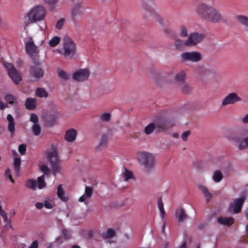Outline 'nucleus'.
I'll return each instance as SVG.
<instances>
[{
    "label": "nucleus",
    "mask_w": 248,
    "mask_h": 248,
    "mask_svg": "<svg viewBox=\"0 0 248 248\" xmlns=\"http://www.w3.org/2000/svg\"><path fill=\"white\" fill-rule=\"evenodd\" d=\"M242 121L244 124H248V114H246L242 119Z\"/></svg>",
    "instance_id": "e2e57ef3"
},
{
    "label": "nucleus",
    "mask_w": 248,
    "mask_h": 248,
    "mask_svg": "<svg viewBox=\"0 0 248 248\" xmlns=\"http://www.w3.org/2000/svg\"><path fill=\"white\" fill-rule=\"evenodd\" d=\"M238 148L239 150H244L248 148V137L244 138L242 140L239 142Z\"/></svg>",
    "instance_id": "473e14b6"
},
{
    "label": "nucleus",
    "mask_w": 248,
    "mask_h": 248,
    "mask_svg": "<svg viewBox=\"0 0 248 248\" xmlns=\"http://www.w3.org/2000/svg\"><path fill=\"white\" fill-rule=\"evenodd\" d=\"M60 38L58 36H55L51 38L49 41V45L51 47H55L60 42Z\"/></svg>",
    "instance_id": "4c0bfd02"
},
{
    "label": "nucleus",
    "mask_w": 248,
    "mask_h": 248,
    "mask_svg": "<svg viewBox=\"0 0 248 248\" xmlns=\"http://www.w3.org/2000/svg\"><path fill=\"white\" fill-rule=\"evenodd\" d=\"M155 129H156V124L155 122V123H150L148 125L145 126L144 128V132L147 135H150Z\"/></svg>",
    "instance_id": "cd10ccee"
},
{
    "label": "nucleus",
    "mask_w": 248,
    "mask_h": 248,
    "mask_svg": "<svg viewBox=\"0 0 248 248\" xmlns=\"http://www.w3.org/2000/svg\"><path fill=\"white\" fill-rule=\"evenodd\" d=\"M35 66L31 67L30 76L33 78L34 81H37L44 76L43 70L39 66V62L38 60H34Z\"/></svg>",
    "instance_id": "9b49d317"
},
{
    "label": "nucleus",
    "mask_w": 248,
    "mask_h": 248,
    "mask_svg": "<svg viewBox=\"0 0 248 248\" xmlns=\"http://www.w3.org/2000/svg\"><path fill=\"white\" fill-rule=\"evenodd\" d=\"M26 50L27 53L30 56L32 60H35V57L39 53V50L33 41L29 42L26 44Z\"/></svg>",
    "instance_id": "2eb2a0df"
},
{
    "label": "nucleus",
    "mask_w": 248,
    "mask_h": 248,
    "mask_svg": "<svg viewBox=\"0 0 248 248\" xmlns=\"http://www.w3.org/2000/svg\"><path fill=\"white\" fill-rule=\"evenodd\" d=\"M157 205L160 211V216L163 218L165 217V211L164 208V204L162 202V197H160L157 199Z\"/></svg>",
    "instance_id": "a878e982"
},
{
    "label": "nucleus",
    "mask_w": 248,
    "mask_h": 248,
    "mask_svg": "<svg viewBox=\"0 0 248 248\" xmlns=\"http://www.w3.org/2000/svg\"><path fill=\"white\" fill-rule=\"evenodd\" d=\"M186 77V74L185 72L183 71H181L176 75L175 79L177 82L181 83L184 82Z\"/></svg>",
    "instance_id": "bb28decb"
},
{
    "label": "nucleus",
    "mask_w": 248,
    "mask_h": 248,
    "mask_svg": "<svg viewBox=\"0 0 248 248\" xmlns=\"http://www.w3.org/2000/svg\"><path fill=\"white\" fill-rule=\"evenodd\" d=\"M3 65L8 72V75L15 84H18L21 80V77L18 72L11 63L4 62Z\"/></svg>",
    "instance_id": "6e6552de"
},
{
    "label": "nucleus",
    "mask_w": 248,
    "mask_h": 248,
    "mask_svg": "<svg viewBox=\"0 0 248 248\" xmlns=\"http://www.w3.org/2000/svg\"><path fill=\"white\" fill-rule=\"evenodd\" d=\"M87 198H89L88 197H86V195L85 194H84L79 198L78 201L80 202H85L86 199Z\"/></svg>",
    "instance_id": "0e129e2a"
},
{
    "label": "nucleus",
    "mask_w": 248,
    "mask_h": 248,
    "mask_svg": "<svg viewBox=\"0 0 248 248\" xmlns=\"http://www.w3.org/2000/svg\"><path fill=\"white\" fill-rule=\"evenodd\" d=\"M26 146L25 144H20L19 145L18 147V152L21 154V155H24L26 153Z\"/></svg>",
    "instance_id": "3c124183"
},
{
    "label": "nucleus",
    "mask_w": 248,
    "mask_h": 248,
    "mask_svg": "<svg viewBox=\"0 0 248 248\" xmlns=\"http://www.w3.org/2000/svg\"><path fill=\"white\" fill-rule=\"evenodd\" d=\"M58 74L59 77L62 79L67 80L69 78V76L62 70H60Z\"/></svg>",
    "instance_id": "a18cd8bd"
},
{
    "label": "nucleus",
    "mask_w": 248,
    "mask_h": 248,
    "mask_svg": "<svg viewBox=\"0 0 248 248\" xmlns=\"http://www.w3.org/2000/svg\"><path fill=\"white\" fill-rule=\"evenodd\" d=\"M248 135V128L246 127H242L239 129L235 134H229L227 137L231 140H232L235 142L240 141V140L244 137Z\"/></svg>",
    "instance_id": "9d476101"
},
{
    "label": "nucleus",
    "mask_w": 248,
    "mask_h": 248,
    "mask_svg": "<svg viewBox=\"0 0 248 248\" xmlns=\"http://www.w3.org/2000/svg\"><path fill=\"white\" fill-rule=\"evenodd\" d=\"M174 44L176 48L179 49L183 47L184 45H185V43L180 39H176Z\"/></svg>",
    "instance_id": "37998d69"
},
{
    "label": "nucleus",
    "mask_w": 248,
    "mask_h": 248,
    "mask_svg": "<svg viewBox=\"0 0 248 248\" xmlns=\"http://www.w3.org/2000/svg\"><path fill=\"white\" fill-rule=\"evenodd\" d=\"M30 121L34 124H37L38 122V118L37 115L35 113H32L30 116Z\"/></svg>",
    "instance_id": "8fccbe9b"
},
{
    "label": "nucleus",
    "mask_w": 248,
    "mask_h": 248,
    "mask_svg": "<svg viewBox=\"0 0 248 248\" xmlns=\"http://www.w3.org/2000/svg\"><path fill=\"white\" fill-rule=\"evenodd\" d=\"M45 174L37 178V186L39 189H42L46 186V183L45 181Z\"/></svg>",
    "instance_id": "2f4dec72"
},
{
    "label": "nucleus",
    "mask_w": 248,
    "mask_h": 248,
    "mask_svg": "<svg viewBox=\"0 0 248 248\" xmlns=\"http://www.w3.org/2000/svg\"><path fill=\"white\" fill-rule=\"evenodd\" d=\"M123 178L124 181H127L129 179H132L133 178V174L132 172L126 169L124 170V172L123 173Z\"/></svg>",
    "instance_id": "c9c22d12"
},
{
    "label": "nucleus",
    "mask_w": 248,
    "mask_h": 248,
    "mask_svg": "<svg viewBox=\"0 0 248 248\" xmlns=\"http://www.w3.org/2000/svg\"><path fill=\"white\" fill-rule=\"evenodd\" d=\"M196 13L202 20L212 23H218L223 21L219 10L212 5L200 3L196 8Z\"/></svg>",
    "instance_id": "f257e3e1"
},
{
    "label": "nucleus",
    "mask_w": 248,
    "mask_h": 248,
    "mask_svg": "<svg viewBox=\"0 0 248 248\" xmlns=\"http://www.w3.org/2000/svg\"><path fill=\"white\" fill-rule=\"evenodd\" d=\"M217 72L214 68H206L204 77L207 78H212L216 77L217 75Z\"/></svg>",
    "instance_id": "393cba45"
},
{
    "label": "nucleus",
    "mask_w": 248,
    "mask_h": 248,
    "mask_svg": "<svg viewBox=\"0 0 248 248\" xmlns=\"http://www.w3.org/2000/svg\"><path fill=\"white\" fill-rule=\"evenodd\" d=\"M205 38V35L203 33L193 32L190 33L187 40L185 42L186 46H193L202 42Z\"/></svg>",
    "instance_id": "1a4fd4ad"
},
{
    "label": "nucleus",
    "mask_w": 248,
    "mask_h": 248,
    "mask_svg": "<svg viewBox=\"0 0 248 248\" xmlns=\"http://www.w3.org/2000/svg\"><path fill=\"white\" fill-rule=\"evenodd\" d=\"M206 69L203 65H198L196 67V72L201 76L204 77Z\"/></svg>",
    "instance_id": "e433bc0d"
},
{
    "label": "nucleus",
    "mask_w": 248,
    "mask_h": 248,
    "mask_svg": "<svg viewBox=\"0 0 248 248\" xmlns=\"http://www.w3.org/2000/svg\"><path fill=\"white\" fill-rule=\"evenodd\" d=\"M62 234L63 235L64 237L66 239H69L70 237V236L69 234L68 231L66 229H63L62 230Z\"/></svg>",
    "instance_id": "4d7b16f0"
},
{
    "label": "nucleus",
    "mask_w": 248,
    "mask_h": 248,
    "mask_svg": "<svg viewBox=\"0 0 248 248\" xmlns=\"http://www.w3.org/2000/svg\"><path fill=\"white\" fill-rule=\"evenodd\" d=\"M212 178L216 183H218L223 178L222 173L219 170H216L213 173Z\"/></svg>",
    "instance_id": "c85d7f7f"
},
{
    "label": "nucleus",
    "mask_w": 248,
    "mask_h": 248,
    "mask_svg": "<svg viewBox=\"0 0 248 248\" xmlns=\"http://www.w3.org/2000/svg\"><path fill=\"white\" fill-rule=\"evenodd\" d=\"M190 135V131H186L183 132L182 134L181 138L185 141L187 140L188 136Z\"/></svg>",
    "instance_id": "603ef678"
},
{
    "label": "nucleus",
    "mask_w": 248,
    "mask_h": 248,
    "mask_svg": "<svg viewBox=\"0 0 248 248\" xmlns=\"http://www.w3.org/2000/svg\"><path fill=\"white\" fill-rule=\"evenodd\" d=\"M74 2L76 3L75 5L71 10V15L73 20L78 16H81L83 13V8L80 4L79 0H74Z\"/></svg>",
    "instance_id": "dca6fc26"
},
{
    "label": "nucleus",
    "mask_w": 248,
    "mask_h": 248,
    "mask_svg": "<svg viewBox=\"0 0 248 248\" xmlns=\"http://www.w3.org/2000/svg\"><path fill=\"white\" fill-rule=\"evenodd\" d=\"M180 35L182 37H185L187 36V28L184 25H182L180 27Z\"/></svg>",
    "instance_id": "c03bdc74"
},
{
    "label": "nucleus",
    "mask_w": 248,
    "mask_h": 248,
    "mask_svg": "<svg viewBox=\"0 0 248 248\" xmlns=\"http://www.w3.org/2000/svg\"><path fill=\"white\" fill-rule=\"evenodd\" d=\"M35 99L29 98L26 101L25 105L26 108L29 109L33 110L36 107Z\"/></svg>",
    "instance_id": "b1692460"
},
{
    "label": "nucleus",
    "mask_w": 248,
    "mask_h": 248,
    "mask_svg": "<svg viewBox=\"0 0 248 248\" xmlns=\"http://www.w3.org/2000/svg\"><path fill=\"white\" fill-rule=\"evenodd\" d=\"M32 131L35 136H39L41 133V126L38 124H34L32 126Z\"/></svg>",
    "instance_id": "ea45409f"
},
{
    "label": "nucleus",
    "mask_w": 248,
    "mask_h": 248,
    "mask_svg": "<svg viewBox=\"0 0 248 248\" xmlns=\"http://www.w3.org/2000/svg\"><path fill=\"white\" fill-rule=\"evenodd\" d=\"M245 198L241 197L235 199L233 202H231L229 205V210H233L235 214L240 213L242 210V207L245 202Z\"/></svg>",
    "instance_id": "ddd939ff"
},
{
    "label": "nucleus",
    "mask_w": 248,
    "mask_h": 248,
    "mask_svg": "<svg viewBox=\"0 0 248 248\" xmlns=\"http://www.w3.org/2000/svg\"><path fill=\"white\" fill-rule=\"evenodd\" d=\"M57 196L63 202H67L68 198L65 196V192L62 185H59L57 187Z\"/></svg>",
    "instance_id": "4be33fe9"
},
{
    "label": "nucleus",
    "mask_w": 248,
    "mask_h": 248,
    "mask_svg": "<svg viewBox=\"0 0 248 248\" xmlns=\"http://www.w3.org/2000/svg\"><path fill=\"white\" fill-rule=\"evenodd\" d=\"M191 91V88L188 84L185 85L182 89V92L185 93H189Z\"/></svg>",
    "instance_id": "864d4df0"
},
{
    "label": "nucleus",
    "mask_w": 248,
    "mask_h": 248,
    "mask_svg": "<svg viewBox=\"0 0 248 248\" xmlns=\"http://www.w3.org/2000/svg\"><path fill=\"white\" fill-rule=\"evenodd\" d=\"M44 206L47 209H52L53 208V205L50 202H48L47 201H45L44 203Z\"/></svg>",
    "instance_id": "6e6d98bb"
},
{
    "label": "nucleus",
    "mask_w": 248,
    "mask_h": 248,
    "mask_svg": "<svg viewBox=\"0 0 248 248\" xmlns=\"http://www.w3.org/2000/svg\"><path fill=\"white\" fill-rule=\"evenodd\" d=\"M4 99L9 104L13 105L15 103H17L16 97L12 94H8L6 95Z\"/></svg>",
    "instance_id": "f704fd0d"
},
{
    "label": "nucleus",
    "mask_w": 248,
    "mask_h": 248,
    "mask_svg": "<svg viewBox=\"0 0 248 248\" xmlns=\"http://www.w3.org/2000/svg\"><path fill=\"white\" fill-rule=\"evenodd\" d=\"M90 72L87 69H81L77 70L73 75V79L78 81L83 82L87 80L89 77Z\"/></svg>",
    "instance_id": "f8f14e48"
},
{
    "label": "nucleus",
    "mask_w": 248,
    "mask_h": 248,
    "mask_svg": "<svg viewBox=\"0 0 248 248\" xmlns=\"http://www.w3.org/2000/svg\"><path fill=\"white\" fill-rule=\"evenodd\" d=\"M65 22V19L64 18H61L59 20H58L56 25V28L58 30H61Z\"/></svg>",
    "instance_id": "09e8293b"
},
{
    "label": "nucleus",
    "mask_w": 248,
    "mask_h": 248,
    "mask_svg": "<svg viewBox=\"0 0 248 248\" xmlns=\"http://www.w3.org/2000/svg\"><path fill=\"white\" fill-rule=\"evenodd\" d=\"M238 23L248 27V17L245 16L238 15L235 17Z\"/></svg>",
    "instance_id": "5701e85b"
},
{
    "label": "nucleus",
    "mask_w": 248,
    "mask_h": 248,
    "mask_svg": "<svg viewBox=\"0 0 248 248\" xmlns=\"http://www.w3.org/2000/svg\"><path fill=\"white\" fill-rule=\"evenodd\" d=\"M44 1L49 4H53L57 3L58 0H44Z\"/></svg>",
    "instance_id": "052dcab7"
},
{
    "label": "nucleus",
    "mask_w": 248,
    "mask_h": 248,
    "mask_svg": "<svg viewBox=\"0 0 248 248\" xmlns=\"http://www.w3.org/2000/svg\"><path fill=\"white\" fill-rule=\"evenodd\" d=\"M218 222L222 225L228 227L231 226L234 223V218L232 217H220L217 218Z\"/></svg>",
    "instance_id": "f3484780"
},
{
    "label": "nucleus",
    "mask_w": 248,
    "mask_h": 248,
    "mask_svg": "<svg viewBox=\"0 0 248 248\" xmlns=\"http://www.w3.org/2000/svg\"><path fill=\"white\" fill-rule=\"evenodd\" d=\"M175 213L179 222H181L186 220L187 218V216L185 213L184 209L181 208L177 209Z\"/></svg>",
    "instance_id": "aec40b11"
},
{
    "label": "nucleus",
    "mask_w": 248,
    "mask_h": 248,
    "mask_svg": "<svg viewBox=\"0 0 248 248\" xmlns=\"http://www.w3.org/2000/svg\"><path fill=\"white\" fill-rule=\"evenodd\" d=\"M139 159L146 170H149L155 166L154 156L150 153L147 152L141 153L139 155Z\"/></svg>",
    "instance_id": "0eeeda50"
},
{
    "label": "nucleus",
    "mask_w": 248,
    "mask_h": 248,
    "mask_svg": "<svg viewBox=\"0 0 248 248\" xmlns=\"http://www.w3.org/2000/svg\"><path fill=\"white\" fill-rule=\"evenodd\" d=\"M20 163L21 160L20 158L16 157L14 159V165L16 174L17 175L19 174Z\"/></svg>",
    "instance_id": "7c9ffc66"
},
{
    "label": "nucleus",
    "mask_w": 248,
    "mask_h": 248,
    "mask_svg": "<svg viewBox=\"0 0 248 248\" xmlns=\"http://www.w3.org/2000/svg\"><path fill=\"white\" fill-rule=\"evenodd\" d=\"M198 188L202 191L203 193L204 197L206 199V201L207 202H208L212 198V194L209 191L207 188L205 187L204 186L200 185L198 186Z\"/></svg>",
    "instance_id": "412c9836"
},
{
    "label": "nucleus",
    "mask_w": 248,
    "mask_h": 248,
    "mask_svg": "<svg viewBox=\"0 0 248 248\" xmlns=\"http://www.w3.org/2000/svg\"><path fill=\"white\" fill-rule=\"evenodd\" d=\"M77 131L74 129H70L66 131L65 140L68 142L73 141L76 138Z\"/></svg>",
    "instance_id": "a211bd4d"
},
{
    "label": "nucleus",
    "mask_w": 248,
    "mask_h": 248,
    "mask_svg": "<svg viewBox=\"0 0 248 248\" xmlns=\"http://www.w3.org/2000/svg\"><path fill=\"white\" fill-rule=\"evenodd\" d=\"M6 215H7V214L5 211L2 210L1 211H0V216H1L2 217L5 216Z\"/></svg>",
    "instance_id": "69168bd1"
},
{
    "label": "nucleus",
    "mask_w": 248,
    "mask_h": 248,
    "mask_svg": "<svg viewBox=\"0 0 248 248\" xmlns=\"http://www.w3.org/2000/svg\"><path fill=\"white\" fill-rule=\"evenodd\" d=\"M108 137L106 135H103L102 136L100 140V141L98 146V148H101V147L104 146L106 145L108 142Z\"/></svg>",
    "instance_id": "79ce46f5"
},
{
    "label": "nucleus",
    "mask_w": 248,
    "mask_h": 248,
    "mask_svg": "<svg viewBox=\"0 0 248 248\" xmlns=\"http://www.w3.org/2000/svg\"><path fill=\"white\" fill-rule=\"evenodd\" d=\"M38 243L37 240L34 241L29 248H38Z\"/></svg>",
    "instance_id": "13d9d810"
},
{
    "label": "nucleus",
    "mask_w": 248,
    "mask_h": 248,
    "mask_svg": "<svg viewBox=\"0 0 248 248\" xmlns=\"http://www.w3.org/2000/svg\"><path fill=\"white\" fill-rule=\"evenodd\" d=\"M186 243L185 242L182 244V246L180 248H186Z\"/></svg>",
    "instance_id": "774afa93"
},
{
    "label": "nucleus",
    "mask_w": 248,
    "mask_h": 248,
    "mask_svg": "<svg viewBox=\"0 0 248 248\" xmlns=\"http://www.w3.org/2000/svg\"><path fill=\"white\" fill-rule=\"evenodd\" d=\"M40 169L41 171L44 173L45 174H47L49 173V169L46 165H43L41 166Z\"/></svg>",
    "instance_id": "5fc2aeb1"
},
{
    "label": "nucleus",
    "mask_w": 248,
    "mask_h": 248,
    "mask_svg": "<svg viewBox=\"0 0 248 248\" xmlns=\"http://www.w3.org/2000/svg\"><path fill=\"white\" fill-rule=\"evenodd\" d=\"M36 95L40 98L46 97L48 94L47 92L46 91L44 88L39 87L37 89L36 91Z\"/></svg>",
    "instance_id": "c756f323"
},
{
    "label": "nucleus",
    "mask_w": 248,
    "mask_h": 248,
    "mask_svg": "<svg viewBox=\"0 0 248 248\" xmlns=\"http://www.w3.org/2000/svg\"><path fill=\"white\" fill-rule=\"evenodd\" d=\"M63 48L62 54L67 59H71L76 53V45L71 38H64Z\"/></svg>",
    "instance_id": "20e7f679"
},
{
    "label": "nucleus",
    "mask_w": 248,
    "mask_h": 248,
    "mask_svg": "<svg viewBox=\"0 0 248 248\" xmlns=\"http://www.w3.org/2000/svg\"><path fill=\"white\" fill-rule=\"evenodd\" d=\"M180 59L182 62H197L202 60V56L201 53L198 51L186 52L181 54Z\"/></svg>",
    "instance_id": "423d86ee"
},
{
    "label": "nucleus",
    "mask_w": 248,
    "mask_h": 248,
    "mask_svg": "<svg viewBox=\"0 0 248 248\" xmlns=\"http://www.w3.org/2000/svg\"><path fill=\"white\" fill-rule=\"evenodd\" d=\"M86 197H91L93 195V189L91 187L86 186L85 188V194Z\"/></svg>",
    "instance_id": "de8ad7c7"
},
{
    "label": "nucleus",
    "mask_w": 248,
    "mask_h": 248,
    "mask_svg": "<svg viewBox=\"0 0 248 248\" xmlns=\"http://www.w3.org/2000/svg\"><path fill=\"white\" fill-rule=\"evenodd\" d=\"M46 15V10L43 6L34 7L29 13L28 17L30 21L35 22L43 20Z\"/></svg>",
    "instance_id": "39448f33"
},
{
    "label": "nucleus",
    "mask_w": 248,
    "mask_h": 248,
    "mask_svg": "<svg viewBox=\"0 0 248 248\" xmlns=\"http://www.w3.org/2000/svg\"><path fill=\"white\" fill-rule=\"evenodd\" d=\"M241 98L235 93H232L227 95L223 100L222 106H226L230 104H234L237 102L241 101Z\"/></svg>",
    "instance_id": "4468645a"
},
{
    "label": "nucleus",
    "mask_w": 248,
    "mask_h": 248,
    "mask_svg": "<svg viewBox=\"0 0 248 248\" xmlns=\"http://www.w3.org/2000/svg\"><path fill=\"white\" fill-rule=\"evenodd\" d=\"M36 182L32 179H28L26 183L25 186L30 189L35 190L36 188Z\"/></svg>",
    "instance_id": "72a5a7b5"
},
{
    "label": "nucleus",
    "mask_w": 248,
    "mask_h": 248,
    "mask_svg": "<svg viewBox=\"0 0 248 248\" xmlns=\"http://www.w3.org/2000/svg\"><path fill=\"white\" fill-rule=\"evenodd\" d=\"M156 130L158 132H166L170 129L174 125L172 119L160 117L155 121Z\"/></svg>",
    "instance_id": "7ed1b4c3"
},
{
    "label": "nucleus",
    "mask_w": 248,
    "mask_h": 248,
    "mask_svg": "<svg viewBox=\"0 0 248 248\" xmlns=\"http://www.w3.org/2000/svg\"><path fill=\"white\" fill-rule=\"evenodd\" d=\"M115 232L112 229H108L107 232L102 234L104 237L111 238L115 236Z\"/></svg>",
    "instance_id": "58836bf2"
},
{
    "label": "nucleus",
    "mask_w": 248,
    "mask_h": 248,
    "mask_svg": "<svg viewBox=\"0 0 248 248\" xmlns=\"http://www.w3.org/2000/svg\"><path fill=\"white\" fill-rule=\"evenodd\" d=\"M46 154L48 161L51 164L53 173L55 174L60 172L61 169L59 165L60 159L57 150L52 148L50 150L47 151Z\"/></svg>",
    "instance_id": "f03ea898"
},
{
    "label": "nucleus",
    "mask_w": 248,
    "mask_h": 248,
    "mask_svg": "<svg viewBox=\"0 0 248 248\" xmlns=\"http://www.w3.org/2000/svg\"><path fill=\"white\" fill-rule=\"evenodd\" d=\"M2 218H3L4 222H7L8 221V218H7V215H6L5 216L2 217Z\"/></svg>",
    "instance_id": "338daca9"
},
{
    "label": "nucleus",
    "mask_w": 248,
    "mask_h": 248,
    "mask_svg": "<svg viewBox=\"0 0 248 248\" xmlns=\"http://www.w3.org/2000/svg\"><path fill=\"white\" fill-rule=\"evenodd\" d=\"M7 120L8 121V130L13 134L15 132V124L14 119L11 114H8L7 116Z\"/></svg>",
    "instance_id": "6ab92c4d"
},
{
    "label": "nucleus",
    "mask_w": 248,
    "mask_h": 248,
    "mask_svg": "<svg viewBox=\"0 0 248 248\" xmlns=\"http://www.w3.org/2000/svg\"><path fill=\"white\" fill-rule=\"evenodd\" d=\"M110 118L111 114L108 112L104 113L100 116V120L103 122H108Z\"/></svg>",
    "instance_id": "a19ab883"
},
{
    "label": "nucleus",
    "mask_w": 248,
    "mask_h": 248,
    "mask_svg": "<svg viewBox=\"0 0 248 248\" xmlns=\"http://www.w3.org/2000/svg\"><path fill=\"white\" fill-rule=\"evenodd\" d=\"M36 208L38 209H41L44 206V203L42 202H36L35 205Z\"/></svg>",
    "instance_id": "bf43d9fd"
},
{
    "label": "nucleus",
    "mask_w": 248,
    "mask_h": 248,
    "mask_svg": "<svg viewBox=\"0 0 248 248\" xmlns=\"http://www.w3.org/2000/svg\"><path fill=\"white\" fill-rule=\"evenodd\" d=\"M4 176L5 177L9 178L12 183H15V181L13 179L12 176L11 174V170L9 169H7L5 170L4 172Z\"/></svg>",
    "instance_id": "49530a36"
},
{
    "label": "nucleus",
    "mask_w": 248,
    "mask_h": 248,
    "mask_svg": "<svg viewBox=\"0 0 248 248\" xmlns=\"http://www.w3.org/2000/svg\"><path fill=\"white\" fill-rule=\"evenodd\" d=\"M8 107V105L7 104H4L2 101L0 100V109L1 110H4L5 108Z\"/></svg>",
    "instance_id": "680f3d73"
}]
</instances>
